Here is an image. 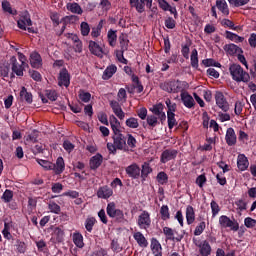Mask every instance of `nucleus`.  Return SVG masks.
Segmentation results:
<instances>
[{
	"label": "nucleus",
	"mask_w": 256,
	"mask_h": 256,
	"mask_svg": "<svg viewBox=\"0 0 256 256\" xmlns=\"http://www.w3.org/2000/svg\"><path fill=\"white\" fill-rule=\"evenodd\" d=\"M113 143L108 142L107 143V149L109 153H112V155H117L118 151H129V146H127V138L123 134H116L112 136Z\"/></svg>",
	"instance_id": "obj_1"
},
{
	"label": "nucleus",
	"mask_w": 256,
	"mask_h": 256,
	"mask_svg": "<svg viewBox=\"0 0 256 256\" xmlns=\"http://www.w3.org/2000/svg\"><path fill=\"white\" fill-rule=\"evenodd\" d=\"M189 87V83L180 80H170L160 84V89L166 93H182Z\"/></svg>",
	"instance_id": "obj_2"
},
{
	"label": "nucleus",
	"mask_w": 256,
	"mask_h": 256,
	"mask_svg": "<svg viewBox=\"0 0 256 256\" xmlns=\"http://www.w3.org/2000/svg\"><path fill=\"white\" fill-rule=\"evenodd\" d=\"M229 72L233 81H236L237 83H249V79H251L249 73L245 72L243 67L239 64H231L229 66Z\"/></svg>",
	"instance_id": "obj_3"
},
{
	"label": "nucleus",
	"mask_w": 256,
	"mask_h": 256,
	"mask_svg": "<svg viewBox=\"0 0 256 256\" xmlns=\"http://www.w3.org/2000/svg\"><path fill=\"white\" fill-rule=\"evenodd\" d=\"M106 213L110 219H115L118 223H123L125 221V213L123 210L117 209L115 202L107 204Z\"/></svg>",
	"instance_id": "obj_4"
},
{
	"label": "nucleus",
	"mask_w": 256,
	"mask_h": 256,
	"mask_svg": "<svg viewBox=\"0 0 256 256\" xmlns=\"http://www.w3.org/2000/svg\"><path fill=\"white\" fill-rule=\"evenodd\" d=\"M219 225L222 229H230V231H239V222L233 218H229L227 215L219 217Z\"/></svg>",
	"instance_id": "obj_5"
},
{
	"label": "nucleus",
	"mask_w": 256,
	"mask_h": 256,
	"mask_svg": "<svg viewBox=\"0 0 256 256\" xmlns=\"http://www.w3.org/2000/svg\"><path fill=\"white\" fill-rule=\"evenodd\" d=\"M194 245H196L199 249V254L201 256H209L213 249L211 248V244H209L208 240H197L193 239Z\"/></svg>",
	"instance_id": "obj_6"
},
{
	"label": "nucleus",
	"mask_w": 256,
	"mask_h": 256,
	"mask_svg": "<svg viewBox=\"0 0 256 256\" xmlns=\"http://www.w3.org/2000/svg\"><path fill=\"white\" fill-rule=\"evenodd\" d=\"M137 225L139 229H144L145 231L151 227V214L147 210H143L138 216Z\"/></svg>",
	"instance_id": "obj_7"
},
{
	"label": "nucleus",
	"mask_w": 256,
	"mask_h": 256,
	"mask_svg": "<svg viewBox=\"0 0 256 256\" xmlns=\"http://www.w3.org/2000/svg\"><path fill=\"white\" fill-rule=\"evenodd\" d=\"M214 99L216 101V105L218 108L221 109L224 113H227L230 109L229 102L227 101V98H225V95L221 91H216L214 95Z\"/></svg>",
	"instance_id": "obj_8"
},
{
	"label": "nucleus",
	"mask_w": 256,
	"mask_h": 256,
	"mask_svg": "<svg viewBox=\"0 0 256 256\" xmlns=\"http://www.w3.org/2000/svg\"><path fill=\"white\" fill-rule=\"evenodd\" d=\"M58 85L59 87H69V85H71V75L69 74L67 68H62L60 70L58 77Z\"/></svg>",
	"instance_id": "obj_9"
},
{
	"label": "nucleus",
	"mask_w": 256,
	"mask_h": 256,
	"mask_svg": "<svg viewBox=\"0 0 256 256\" xmlns=\"http://www.w3.org/2000/svg\"><path fill=\"white\" fill-rule=\"evenodd\" d=\"M126 175L130 177V179H139L141 177V168L137 163H133L125 168Z\"/></svg>",
	"instance_id": "obj_10"
},
{
	"label": "nucleus",
	"mask_w": 256,
	"mask_h": 256,
	"mask_svg": "<svg viewBox=\"0 0 256 256\" xmlns=\"http://www.w3.org/2000/svg\"><path fill=\"white\" fill-rule=\"evenodd\" d=\"M178 151L175 149H166L162 152L160 156L161 163H169L173 159H177Z\"/></svg>",
	"instance_id": "obj_11"
},
{
	"label": "nucleus",
	"mask_w": 256,
	"mask_h": 256,
	"mask_svg": "<svg viewBox=\"0 0 256 256\" xmlns=\"http://www.w3.org/2000/svg\"><path fill=\"white\" fill-rule=\"evenodd\" d=\"M10 63L12 65V73H15L17 77H23V72L25 71V64H19L15 56L11 57Z\"/></svg>",
	"instance_id": "obj_12"
},
{
	"label": "nucleus",
	"mask_w": 256,
	"mask_h": 256,
	"mask_svg": "<svg viewBox=\"0 0 256 256\" xmlns=\"http://www.w3.org/2000/svg\"><path fill=\"white\" fill-rule=\"evenodd\" d=\"M181 101L187 109H193L195 107V99H193V96L189 94V92H184V90L180 94Z\"/></svg>",
	"instance_id": "obj_13"
},
{
	"label": "nucleus",
	"mask_w": 256,
	"mask_h": 256,
	"mask_svg": "<svg viewBox=\"0 0 256 256\" xmlns=\"http://www.w3.org/2000/svg\"><path fill=\"white\" fill-rule=\"evenodd\" d=\"M163 233L168 241H177V243H179L183 240V235L175 237V230L170 227L165 226Z\"/></svg>",
	"instance_id": "obj_14"
},
{
	"label": "nucleus",
	"mask_w": 256,
	"mask_h": 256,
	"mask_svg": "<svg viewBox=\"0 0 256 256\" xmlns=\"http://www.w3.org/2000/svg\"><path fill=\"white\" fill-rule=\"evenodd\" d=\"M225 141L229 147L237 145V135L235 134V129L228 128L225 135Z\"/></svg>",
	"instance_id": "obj_15"
},
{
	"label": "nucleus",
	"mask_w": 256,
	"mask_h": 256,
	"mask_svg": "<svg viewBox=\"0 0 256 256\" xmlns=\"http://www.w3.org/2000/svg\"><path fill=\"white\" fill-rule=\"evenodd\" d=\"M30 65L33 69H39L43 65V59L39 52H32L30 54Z\"/></svg>",
	"instance_id": "obj_16"
},
{
	"label": "nucleus",
	"mask_w": 256,
	"mask_h": 256,
	"mask_svg": "<svg viewBox=\"0 0 256 256\" xmlns=\"http://www.w3.org/2000/svg\"><path fill=\"white\" fill-rule=\"evenodd\" d=\"M110 107L113 113L116 115V117H118V119H120L121 121L125 119V112H123V108H121V104H119V102L115 100L111 101Z\"/></svg>",
	"instance_id": "obj_17"
},
{
	"label": "nucleus",
	"mask_w": 256,
	"mask_h": 256,
	"mask_svg": "<svg viewBox=\"0 0 256 256\" xmlns=\"http://www.w3.org/2000/svg\"><path fill=\"white\" fill-rule=\"evenodd\" d=\"M98 199H109V197H113V189L109 186H101L97 191Z\"/></svg>",
	"instance_id": "obj_18"
},
{
	"label": "nucleus",
	"mask_w": 256,
	"mask_h": 256,
	"mask_svg": "<svg viewBox=\"0 0 256 256\" xmlns=\"http://www.w3.org/2000/svg\"><path fill=\"white\" fill-rule=\"evenodd\" d=\"M103 163V155L97 153L96 155L92 156L90 158V169L92 171H96V169H99L101 167V164Z\"/></svg>",
	"instance_id": "obj_19"
},
{
	"label": "nucleus",
	"mask_w": 256,
	"mask_h": 256,
	"mask_svg": "<svg viewBox=\"0 0 256 256\" xmlns=\"http://www.w3.org/2000/svg\"><path fill=\"white\" fill-rule=\"evenodd\" d=\"M88 48L92 55H95L96 57H103V48L99 46L97 42L90 40Z\"/></svg>",
	"instance_id": "obj_20"
},
{
	"label": "nucleus",
	"mask_w": 256,
	"mask_h": 256,
	"mask_svg": "<svg viewBox=\"0 0 256 256\" xmlns=\"http://www.w3.org/2000/svg\"><path fill=\"white\" fill-rule=\"evenodd\" d=\"M52 171H54L55 175H61L65 171V160L63 157H58L56 163H53Z\"/></svg>",
	"instance_id": "obj_21"
},
{
	"label": "nucleus",
	"mask_w": 256,
	"mask_h": 256,
	"mask_svg": "<svg viewBox=\"0 0 256 256\" xmlns=\"http://www.w3.org/2000/svg\"><path fill=\"white\" fill-rule=\"evenodd\" d=\"M237 167L240 171H247L249 168V160L245 157V154L238 155Z\"/></svg>",
	"instance_id": "obj_22"
},
{
	"label": "nucleus",
	"mask_w": 256,
	"mask_h": 256,
	"mask_svg": "<svg viewBox=\"0 0 256 256\" xmlns=\"http://www.w3.org/2000/svg\"><path fill=\"white\" fill-rule=\"evenodd\" d=\"M133 237L136 243L139 245V247L146 248L149 246V242L147 241V238H145V235H143V233L135 232L133 234Z\"/></svg>",
	"instance_id": "obj_23"
},
{
	"label": "nucleus",
	"mask_w": 256,
	"mask_h": 256,
	"mask_svg": "<svg viewBox=\"0 0 256 256\" xmlns=\"http://www.w3.org/2000/svg\"><path fill=\"white\" fill-rule=\"evenodd\" d=\"M117 73V66L115 64H111L110 66H107V68L104 70L102 79L104 81H109L111 77H113L114 74Z\"/></svg>",
	"instance_id": "obj_24"
},
{
	"label": "nucleus",
	"mask_w": 256,
	"mask_h": 256,
	"mask_svg": "<svg viewBox=\"0 0 256 256\" xmlns=\"http://www.w3.org/2000/svg\"><path fill=\"white\" fill-rule=\"evenodd\" d=\"M118 41L120 43V50L122 53H125L129 49V37L125 33H121Z\"/></svg>",
	"instance_id": "obj_25"
},
{
	"label": "nucleus",
	"mask_w": 256,
	"mask_h": 256,
	"mask_svg": "<svg viewBox=\"0 0 256 256\" xmlns=\"http://www.w3.org/2000/svg\"><path fill=\"white\" fill-rule=\"evenodd\" d=\"M186 223L187 225H193L195 223V208L191 205L186 207Z\"/></svg>",
	"instance_id": "obj_26"
},
{
	"label": "nucleus",
	"mask_w": 256,
	"mask_h": 256,
	"mask_svg": "<svg viewBox=\"0 0 256 256\" xmlns=\"http://www.w3.org/2000/svg\"><path fill=\"white\" fill-rule=\"evenodd\" d=\"M20 99L31 105L33 103V94L27 91V88L23 86L20 91Z\"/></svg>",
	"instance_id": "obj_27"
},
{
	"label": "nucleus",
	"mask_w": 256,
	"mask_h": 256,
	"mask_svg": "<svg viewBox=\"0 0 256 256\" xmlns=\"http://www.w3.org/2000/svg\"><path fill=\"white\" fill-rule=\"evenodd\" d=\"M216 7L223 15L229 16V5L226 0H216Z\"/></svg>",
	"instance_id": "obj_28"
},
{
	"label": "nucleus",
	"mask_w": 256,
	"mask_h": 256,
	"mask_svg": "<svg viewBox=\"0 0 256 256\" xmlns=\"http://www.w3.org/2000/svg\"><path fill=\"white\" fill-rule=\"evenodd\" d=\"M150 247H151L152 253H154V255H158V253L163 255V247L161 246V243L159 242V240H157V238L151 239Z\"/></svg>",
	"instance_id": "obj_29"
},
{
	"label": "nucleus",
	"mask_w": 256,
	"mask_h": 256,
	"mask_svg": "<svg viewBox=\"0 0 256 256\" xmlns=\"http://www.w3.org/2000/svg\"><path fill=\"white\" fill-rule=\"evenodd\" d=\"M224 51H226V53H228V55H236V53H243V50L235 45V44H226L224 46Z\"/></svg>",
	"instance_id": "obj_30"
},
{
	"label": "nucleus",
	"mask_w": 256,
	"mask_h": 256,
	"mask_svg": "<svg viewBox=\"0 0 256 256\" xmlns=\"http://www.w3.org/2000/svg\"><path fill=\"white\" fill-rule=\"evenodd\" d=\"M191 67L193 69H199V52L197 49H193L190 55Z\"/></svg>",
	"instance_id": "obj_31"
},
{
	"label": "nucleus",
	"mask_w": 256,
	"mask_h": 256,
	"mask_svg": "<svg viewBox=\"0 0 256 256\" xmlns=\"http://www.w3.org/2000/svg\"><path fill=\"white\" fill-rule=\"evenodd\" d=\"M67 9L76 15H83V8L77 2L67 4Z\"/></svg>",
	"instance_id": "obj_32"
},
{
	"label": "nucleus",
	"mask_w": 256,
	"mask_h": 256,
	"mask_svg": "<svg viewBox=\"0 0 256 256\" xmlns=\"http://www.w3.org/2000/svg\"><path fill=\"white\" fill-rule=\"evenodd\" d=\"M107 39L110 47H115L117 45V31L110 29L107 33Z\"/></svg>",
	"instance_id": "obj_33"
},
{
	"label": "nucleus",
	"mask_w": 256,
	"mask_h": 256,
	"mask_svg": "<svg viewBox=\"0 0 256 256\" xmlns=\"http://www.w3.org/2000/svg\"><path fill=\"white\" fill-rule=\"evenodd\" d=\"M73 243L78 247L79 249H83L85 247V243H83V235L79 232H76L72 236Z\"/></svg>",
	"instance_id": "obj_34"
},
{
	"label": "nucleus",
	"mask_w": 256,
	"mask_h": 256,
	"mask_svg": "<svg viewBox=\"0 0 256 256\" xmlns=\"http://www.w3.org/2000/svg\"><path fill=\"white\" fill-rule=\"evenodd\" d=\"M226 39H229L230 41H234V43H243L245 41L244 37H241L229 30H226Z\"/></svg>",
	"instance_id": "obj_35"
},
{
	"label": "nucleus",
	"mask_w": 256,
	"mask_h": 256,
	"mask_svg": "<svg viewBox=\"0 0 256 256\" xmlns=\"http://www.w3.org/2000/svg\"><path fill=\"white\" fill-rule=\"evenodd\" d=\"M48 209H49L50 213H54V215L61 214V206H59V204H56V202L53 200H50L48 202Z\"/></svg>",
	"instance_id": "obj_36"
},
{
	"label": "nucleus",
	"mask_w": 256,
	"mask_h": 256,
	"mask_svg": "<svg viewBox=\"0 0 256 256\" xmlns=\"http://www.w3.org/2000/svg\"><path fill=\"white\" fill-rule=\"evenodd\" d=\"M2 11H4V13H9V15H17V10L13 11L11 2L7 0L2 1Z\"/></svg>",
	"instance_id": "obj_37"
},
{
	"label": "nucleus",
	"mask_w": 256,
	"mask_h": 256,
	"mask_svg": "<svg viewBox=\"0 0 256 256\" xmlns=\"http://www.w3.org/2000/svg\"><path fill=\"white\" fill-rule=\"evenodd\" d=\"M146 123L151 129H155L159 125V118L155 115H148L146 118Z\"/></svg>",
	"instance_id": "obj_38"
},
{
	"label": "nucleus",
	"mask_w": 256,
	"mask_h": 256,
	"mask_svg": "<svg viewBox=\"0 0 256 256\" xmlns=\"http://www.w3.org/2000/svg\"><path fill=\"white\" fill-rule=\"evenodd\" d=\"M36 163H38V165H41L43 169H45V171H52L53 169V162H50L49 160L36 158Z\"/></svg>",
	"instance_id": "obj_39"
},
{
	"label": "nucleus",
	"mask_w": 256,
	"mask_h": 256,
	"mask_svg": "<svg viewBox=\"0 0 256 256\" xmlns=\"http://www.w3.org/2000/svg\"><path fill=\"white\" fill-rule=\"evenodd\" d=\"M150 173H153V169L151 168V166H149V163L145 162L142 165V170H141V177L142 179H147V177H149Z\"/></svg>",
	"instance_id": "obj_40"
},
{
	"label": "nucleus",
	"mask_w": 256,
	"mask_h": 256,
	"mask_svg": "<svg viewBox=\"0 0 256 256\" xmlns=\"http://www.w3.org/2000/svg\"><path fill=\"white\" fill-rule=\"evenodd\" d=\"M156 179L160 185H167L169 183V176L163 171L157 174Z\"/></svg>",
	"instance_id": "obj_41"
},
{
	"label": "nucleus",
	"mask_w": 256,
	"mask_h": 256,
	"mask_svg": "<svg viewBox=\"0 0 256 256\" xmlns=\"http://www.w3.org/2000/svg\"><path fill=\"white\" fill-rule=\"evenodd\" d=\"M160 215L162 221H167V219L171 218V214L169 213V206L167 205H162L160 208Z\"/></svg>",
	"instance_id": "obj_42"
},
{
	"label": "nucleus",
	"mask_w": 256,
	"mask_h": 256,
	"mask_svg": "<svg viewBox=\"0 0 256 256\" xmlns=\"http://www.w3.org/2000/svg\"><path fill=\"white\" fill-rule=\"evenodd\" d=\"M50 19L53 23V27H59L60 23H63V21H65L66 18H62L61 20L59 19V13L57 12H53L50 15Z\"/></svg>",
	"instance_id": "obj_43"
},
{
	"label": "nucleus",
	"mask_w": 256,
	"mask_h": 256,
	"mask_svg": "<svg viewBox=\"0 0 256 256\" xmlns=\"http://www.w3.org/2000/svg\"><path fill=\"white\" fill-rule=\"evenodd\" d=\"M95 223H97V220L94 217L86 219L85 229L86 231H88V233H91L93 231V227H95Z\"/></svg>",
	"instance_id": "obj_44"
},
{
	"label": "nucleus",
	"mask_w": 256,
	"mask_h": 256,
	"mask_svg": "<svg viewBox=\"0 0 256 256\" xmlns=\"http://www.w3.org/2000/svg\"><path fill=\"white\" fill-rule=\"evenodd\" d=\"M80 31H81V35L83 37H87V35H89V33H91V27L89 26V23L82 22L80 24Z\"/></svg>",
	"instance_id": "obj_45"
},
{
	"label": "nucleus",
	"mask_w": 256,
	"mask_h": 256,
	"mask_svg": "<svg viewBox=\"0 0 256 256\" xmlns=\"http://www.w3.org/2000/svg\"><path fill=\"white\" fill-rule=\"evenodd\" d=\"M4 203H11L13 201V190L6 189L2 195Z\"/></svg>",
	"instance_id": "obj_46"
},
{
	"label": "nucleus",
	"mask_w": 256,
	"mask_h": 256,
	"mask_svg": "<svg viewBox=\"0 0 256 256\" xmlns=\"http://www.w3.org/2000/svg\"><path fill=\"white\" fill-rule=\"evenodd\" d=\"M126 126L130 129H137V127H139V120L135 117H131L126 120Z\"/></svg>",
	"instance_id": "obj_47"
},
{
	"label": "nucleus",
	"mask_w": 256,
	"mask_h": 256,
	"mask_svg": "<svg viewBox=\"0 0 256 256\" xmlns=\"http://www.w3.org/2000/svg\"><path fill=\"white\" fill-rule=\"evenodd\" d=\"M167 120L169 129H173V127L177 126V119H175V113L167 114Z\"/></svg>",
	"instance_id": "obj_48"
},
{
	"label": "nucleus",
	"mask_w": 256,
	"mask_h": 256,
	"mask_svg": "<svg viewBox=\"0 0 256 256\" xmlns=\"http://www.w3.org/2000/svg\"><path fill=\"white\" fill-rule=\"evenodd\" d=\"M37 139H39V131L32 130V132L28 134L26 141H30V143H37Z\"/></svg>",
	"instance_id": "obj_49"
},
{
	"label": "nucleus",
	"mask_w": 256,
	"mask_h": 256,
	"mask_svg": "<svg viewBox=\"0 0 256 256\" xmlns=\"http://www.w3.org/2000/svg\"><path fill=\"white\" fill-rule=\"evenodd\" d=\"M164 25L167 29H175V27H177V22L175 21V19H173V17H168L164 21Z\"/></svg>",
	"instance_id": "obj_50"
},
{
	"label": "nucleus",
	"mask_w": 256,
	"mask_h": 256,
	"mask_svg": "<svg viewBox=\"0 0 256 256\" xmlns=\"http://www.w3.org/2000/svg\"><path fill=\"white\" fill-rule=\"evenodd\" d=\"M54 235H56L57 242L61 243V241H63V237H65V232L60 227H56L54 229Z\"/></svg>",
	"instance_id": "obj_51"
},
{
	"label": "nucleus",
	"mask_w": 256,
	"mask_h": 256,
	"mask_svg": "<svg viewBox=\"0 0 256 256\" xmlns=\"http://www.w3.org/2000/svg\"><path fill=\"white\" fill-rule=\"evenodd\" d=\"M130 149H135L137 147V139L131 134L127 135V144Z\"/></svg>",
	"instance_id": "obj_52"
},
{
	"label": "nucleus",
	"mask_w": 256,
	"mask_h": 256,
	"mask_svg": "<svg viewBox=\"0 0 256 256\" xmlns=\"http://www.w3.org/2000/svg\"><path fill=\"white\" fill-rule=\"evenodd\" d=\"M251 0H228L230 5H234L235 7H245Z\"/></svg>",
	"instance_id": "obj_53"
},
{
	"label": "nucleus",
	"mask_w": 256,
	"mask_h": 256,
	"mask_svg": "<svg viewBox=\"0 0 256 256\" xmlns=\"http://www.w3.org/2000/svg\"><path fill=\"white\" fill-rule=\"evenodd\" d=\"M45 96L50 101H55L59 97V95L57 94V91H55V90H46L45 91Z\"/></svg>",
	"instance_id": "obj_54"
},
{
	"label": "nucleus",
	"mask_w": 256,
	"mask_h": 256,
	"mask_svg": "<svg viewBox=\"0 0 256 256\" xmlns=\"http://www.w3.org/2000/svg\"><path fill=\"white\" fill-rule=\"evenodd\" d=\"M130 6L136 8L138 13H143V4L139 0H130Z\"/></svg>",
	"instance_id": "obj_55"
},
{
	"label": "nucleus",
	"mask_w": 256,
	"mask_h": 256,
	"mask_svg": "<svg viewBox=\"0 0 256 256\" xmlns=\"http://www.w3.org/2000/svg\"><path fill=\"white\" fill-rule=\"evenodd\" d=\"M16 249L18 253H25L27 251V244L21 240H16Z\"/></svg>",
	"instance_id": "obj_56"
},
{
	"label": "nucleus",
	"mask_w": 256,
	"mask_h": 256,
	"mask_svg": "<svg viewBox=\"0 0 256 256\" xmlns=\"http://www.w3.org/2000/svg\"><path fill=\"white\" fill-rule=\"evenodd\" d=\"M205 228H206L205 222H200L199 225H197L194 230V235L196 237H199V235H201L203 231H205Z\"/></svg>",
	"instance_id": "obj_57"
},
{
	"label": "nucleus",
	"mask_w": 256,
	"mask_h": 256,
	"mask_svg": "<svg viewBox=\"0 0 256 256\" xmlns=\"http://www.w3.org/2000/svg\"><path fill=\"white\" fill-rule=\"evenodd\" d=\"M244 225L247 229H253L256 226V220L251 217H246L244 219Z\"/></svg>",
	"instance_id": "obj_58"
},
{
	"label": "nucleus",
	"mask_w": 256,
	"mask_h": 256,
	"mask_svg": "<svg viewBox=\"0 0 256 256\" xmlns=\"http://www.w3.org/2000/svg\"><path fill=\"white\" fill-rule=\"evenodd\" d=\"M210 207L212 209V217H216L219 214V211H221L219 204H217L215 200L211 201Z\"/></svg>",
	"instance_id": "obj_59"
},
{
	"label": "nucleus",
	"mask_w": 256,
	"mask_h": 256,
	"mask_svg": "<svg viewBox=\"0 0 256 256\" xmlns=\"http://www.w3.org/2000/svg\"><path fill=\"white\" fill-rule=\"evenodd\" d=\"M136 113H137V116L139 117V119H141L142 121H145V119H147V117H149L147 115V108H145V107L138 109L136 111Z\"/></svg>",
	"instance_id": "obj_60"
},
{
	"label": "nucleus",
	"mask_w": 256,
	"mask_h": 256,
	"mask_svg": "<svg viewBox=\"0 0 256 256\" xmlns=\"http://www.w3.org/2000/svg\"><path fill=\"white\" fill-rule=\"evenodd\" d=\"M79 99H81L83 103H89V101H91V93L82 91L79 94Z\"/></svg>",
	"instance_id": "obj_61"
},
{
	"label": "nucleus",
	"mask_w": 256,
	"mask_h": 256,
	"mask_svg": "<svg viewBox=\"0 0 256 256\" xmlns=\"http://www.w3.org/2000/svg\"><path fill=\"white\" fill-rule=\"evenodd\" d=\"M235 205L240 211H247V202L243 201V199H239L235 202Z\"/></svg>",
	"instance_id": "obj_62"
},
{
	"label": "nucleus",
	"mask_w": 256,
	"mask_h": 256,
	"mask_svg": "<svg viewBox=\"0 0 256 256\" xmlns=\"http://www.w3.org/2000/svg\"><path fill=\"white\" fill-rule=\"evenodd\" d=\"M152 113L154 116L160 115L163 111V104L159 103L153 106V108L151 109Z\"/></svg>",
	"instance_id": "obj_63"
},
{
	"label": "nucleus",
	"mask_w": 256,
	"mask_h": 256,
	"mask_svg": "<svg viewBox=\"0 0 256 256\" xmlns=\"http://www.w3.org/2000/svg\"><path fill=\"white\" fill-rule=\"evenodd\" d=\"M52 193H61L63 191V184L57 182L52 184Z\"/></svg>",
	"instance_id": "obj_64"
}]
</instances>
